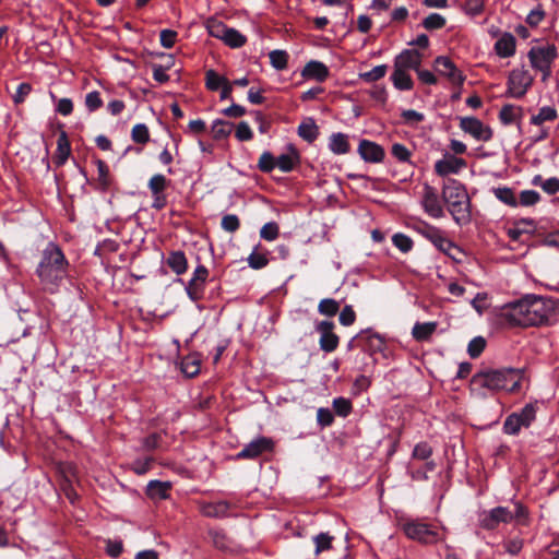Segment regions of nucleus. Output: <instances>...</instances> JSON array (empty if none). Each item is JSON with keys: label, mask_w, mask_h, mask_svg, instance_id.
Returning a JSON list of instances; mask_svg holds the SVG:
<instances>
[{"label": "nucleus", "mask_w": 559, "mask_h": 559, "mask_svg": "<svg viewBox=\"0 0 559 559\" xmlns=\"http://www.w3.org/2000/svg\"><path fill=\"white\" fill-rule=\"evenodd\" d=\"M317 420L322 428L329 427L334 421V415L329 408L320 407L317 412Z\"/></svg>", "instance_id": "69168bd1"}, {"label": "nucleus", "mask_w": 559, "mask_h": 559, "mask_svg": "<svg viewBox=\"0 0 559 559\" xmlns=\"http://www.w3.org/2000/svg\"><path fill=\"white\" fill-rule=\"evenodd\" d=\"M166 264L176 275H182L188 270V260L181 250L170 251L166 259Z\"/></svg>", "instance_id": "5701e85b"}, {"label": "nucleus", "mask_w": 559, "mask_h": 559, "mask_svg": "<svg viewBox=\"0 0 559 559\" xmlns=\"http://www.w3.org/2000/svg\"><path fill=\"white\" fill-rule=\"evenodd\" d=\"M388 67L385 64H380L371 69L370 71L360 73V79L366 82H376L382 79L386 73Z\"/></svg>", "instance_id": "864d4df0"}, {"label": "nucleus", "mask_w": 559, "mask_h": 559, "mask_svg": "<svg viewBox=\"0 0 559 559\" xmlns=\"http://www.w3.org/2000/svg\"><path fill=\"white\" fill-rule=\"evenodd\" d=\"M95 164L97 166V178L95 181V189H97L100 192H106L111 188L114 179L110 176L109 168L104 160L97 158L95 160Z\"/></svg>", "instance_id": "aec40b11"}, {"label": "nucleus", "mask_w": 559, "mask_h": 559, "mask_svg": "<svg viewBox=\"0 0 559 559\" xmlns=\"http://www.w3.org/2000/svg\"><path fill=\"white\" fill-rule=\"evenodd\" d=\"M357 152L366 163H381L385 156L384 148L377 142H359Z\"/></svg>", "instance_id": "f3484780"}, {"label": "nucleus", "mask_w": 559, "mask_h": 559, "mask_svg": "<svg viewBox=\"0 0 559 559\" xmlns=\"http://www.w3.org/2000/svg\"><path fill=\"white\" fill-rule=\"evenodd\" d=\"M442 200L459 226H465L472 222L471 199L461 182L449 180L442 188Z\"/></svg>", "instance_id": "20e7f679"}, {"label": "nucleus", "mask_w": 559, "mask_h": 559, "mask_svg": "<svg viewBox=\"0 0 559 559\" xmlns=\"http://www.w3.org/2000/svg\"><path fill=\"white\" fill-rule=\"evenodd\" d=\"M122 551H123L122 540H118V539L106 540V554L109 557L117 559L120 557Z\"/></svg>", "instance_id": "bf43d9fd"}, {"label": "nucleus", "mask_w": 559, "mask_h": 559, "mask_svg": "<svg viewBox=\"0 0 559 559\" xmlns=\"http://www.w3.org/2000/svg\"><path fill=\"white\" fill-rule=\"evenodd\" d=\"M557 118V110L551 106L542 107L537 115L532 117V123L543 124L546 121H554Z\"/></svg>", "instance_id": "79ce46f5"}, {"label": "nucleus", "mask_w": 559, "mask_h": 559, "mask_svg": "<svg viewBox=\"0 0 559 559\" xmlns=\"http://www.w3.org/2000/svg\"><path fill=\"white\" fill-rule=\"evenodd\" d=\"M162 441V435L159 432H153L142 440V447L145 451H153L159 448Z\"/></svg>", "instance_id": "e2e57ef3"}, {"label": "nucleus", "mask_w": 559, "mask_h": 559, "mask_svg": "<svg viewBox=\"0 0 559 559\" xmlns=\"http://www.w3.org/2000/svg\"><path fill=\"white\" fill-rule=\"evenodd\" d=\"M465 167V159L456 157L454 154L445 153L442 159L436 162L435 171L437 175L445 177L451 174H459Z\"/></svg>", "instance_id": "2eb2a0df"}, {"label": "nucleus", "mask_w": 559, "mask_h": 559, "mask_svg": "<svg viewBox=\"0 0 559 559\" xmlns=\"http://www.w3.org/2000/svg\"><path fill=\"white\" fill-rule=\"evenodd\" d=\"M235 126L234 123L225 120H216L212 126L213 140H223L228 138Z\"/></svg>", "instance_id": "72a5a7b5"}, {"label": "nucleus", "mask_w": 559, "mask_h": 559, "mask_svg": "<svg viewBox=\"0 0 559 559\" xmlns=\"http://www.w3.org/2000/svg\"><path fill=\"white\" fill-rule=\"evenodd\" d=\"M531 66L535 69L549 67L557 59V48L555 45H547L545 47H532L527 53Z\"/></svg>", "instance_id": "f8f14e48"}, {"label": "nucleus", "mask_w": 559, "mask_h": 559, "mask_svg": "<svg viewBox=\"0 0 559 559\" xmlns=\"http://www.w3.org/2000/svg\"><path fill=\"white\" fill-rule=\"evenodd\" d=\"M280 235V226L275 222H269L260 229V237L266 241L275 240Z\"/></svg>", "instance_id": "09e8293b"}, {"label": "nucleus", "mask_w": 559, "mask_h": 559, "mask_svg": "<svg viewBox=\"0 0 559 559\" xmlns=\"http://www.w3.org/2000/svg\"><path fill=\"white\" fill-rule=\"evenodd\" d=\"M57 471L61 477L60 483H74L79 479L78 467L72 462H60L57 465Z\"/></svg>", "instance_id": "c85d7f7f"}, {"label": "nucleus", "mask_w": 559, "mask_h": 559, "mask_svg": "<svg viewBox=\"0 0 559 559\" xmlns=\"http://www.w3.org/2000/svg\"><path fill=\"white\" fill-rule=\"evenodd\" d=\"M515 522L519 525L528 524V510L521 502H514L513 508L496 507L485 510L478 515L479 526L486 531L496 530L501 523L508 524Z\"/></svg>", "instance_id": "39448f33"}, {"label": "nucleus", "mask_w": 559, "mask_h": 559, "mask_svg": "<svg viewBox=\"0 0 559 559\" xmlns=\"http://www.w3.org/2000/svg\"><path fill=\"white\" fill-rule=\"evenodd\" d=\"M491 192L503 204L511 207L518 206V198L515 197L513 189L509 187H493Z\"/></svg>", "instance_id": "7c9ffc66"}, {"label": "nucleus", "mask_w": 559, "mask_h": 559, "mask_svg": "<svg viewBox=\"0 0 559 559\" xmlns=\"http://www.w3.org/2000/svg\"><path fill=\"white\" fill-rule=\"evenodd\" d=\"M168 182L169 181L164 175L157 174L150 179L148 188L152 194H160L164 193V190L166 189Z\"/></svg>", "instance_id": "49530a36"}, {"label": "nucleus", "mask_w": 559, "mask_h": 559, "mask_svg": "<svg viewBox=\"0 0 559 559\" xmlns=\"http://www.w3.org/2000/svg\"><path fill=\"white\" fill-rule=\"evenodd\" d=\"M85 106L90 111H96L103 106L100 94L97 91L90 92L85 96Z\"/></svg>", "instance_id": "052dcab7"}, {"label": "nucleus", "mask_w": 559, "mask_h": 559, "mask_svg": "<svg viewBox=\"0 0 559 559\" xmlns=\"http://www.w3.org/2000/svg\"><path fill=\"white\" fill-rule=\"evenodd\" d=\"M272 67L278 71L285 70L288 63V53L285 50L275 49L269 53Z\"/></svg>", "instance_id": "ea45409f"}, {"label": "nucleus", "mask_w": 559, "mask_h": 559, "mask_svg": "<svg viewBox=\"0 0 559 559\" xmlns=\"http://www.w3.org/2000/svg\"><path fill=\"white\" fill-rule=\"evenodd\" d=\"M424 55L417 49H404L394 59V68L403 70H414L415 72L420 68Z\"/></svg>", "instance_id": "dca6fc26"}, {"label": "nucleus", "mask_w": 559, "mask_h": 559, "mask_svg": "<svg viewBox=\"0 0 559 559\" xmlns=\"http://www.w3.org/2000/svg\"><path fill=\"white\" fill-rule=\"evenodd\" d=\"M392 242L403 253L409 252L414 246L412 238L402 233L394 234Z\"/></svg>", "instance_id": "a18cd8bd"}, {"label": "nucleus", "mask_w": 559, "mask_h": 559, "mask_svg": "<svg viewBox=\"0 0 559 559\" xmlns=\"http://www.w3.org/2000/svg\"><path fill=\"white\" fill-rule=\"evenodd\" d=\"M227 28L228 26L221 21L212 20L207 22V31L212 37L224 40Z\"/></svg>", "instance_id": "4d7b16f0"}, {"label": "nucleus", "mask_w": 559, "mask_h": 559, "mask_svg": "<svg viewBox=\"0 0 559 559\" xmlns=\"http://www.w3.org/2000/svg\"><path fill=\"white\" fill-rule=\"evenodd\" d=\"M391 153L399 162H408L411 157V151L399 142L393 144Z\"/></svg>", "instance_id": "774afa93"}, {"label": "nucleus", "mask_w": 559, "mask_h": 559, "mask_svg": "<svg viewBox=\"0 0 559 559\" xmlns=\"http://www.w3.org/2000/svg\"><path fill=\"white\" fill-rule=\"evenodd\" d=\"M333 536L328 533H320L313 537L316 544V554H320L332 548Z\"/></svg>", "instance_id": "3c124183"}, {"label": "nucleus", "mask_w": 559, "mask_h": 559, "mask_svg": "<svg viewBox=\"0 0 559 559\" xmlns=\"http://www.w3.org/2000/svg\"><path fill=\"white\" fill-rule=\"evenodd\" d=\"M228 80L219 75L215 70L210 69L205 72V86L209 91H218Z\"/></svg>", "instance_id": "c9c22d12"}, {"label": "nucleus", "mask_w": 559, "mask_h": 559, "mask_svg": "<svg viewBox=\"0 0 559 559\" xmlns=\"http://www.w3.org/2000/svg\"><path fill=\"white\" fill-rule=\"evenodd\" d=\"M522 424H520V420H519V417L518 415L515 414H510L504 423H503V431L507 433V435H512V436H515L520 432L521 428H522Z\"/></svg>", "instance_id": "603ef678"}, {"label": "nucleus", "mask_w": 559, "mask_h": 559, "mask_svg": "<svg viewBox=\"0 0 559 559\" xmlns=\"http://www.w3.org/2000/svg\"><path fill=\"white\" fill-rule=\"evenodd\" d=\"M535 230V222L532 218H521L507 231L512 241H520L524 234H532Z\"/></svg>", "instance_id": "412c9836"}, {"label": "nucleus", "mask_w": 559, "mask_h": 559, "mask_svg": "<svg viewBox=\"0 0 559 559\" xmlns=\"http://www.w3.org/2000/svg\"><path fill=\"white\" fill-rule=\"evenodd\" d=\"M555 314V302L550 298L526 295L501 307L500 318L511 326H538L548 324Z\"/></svg>", "instance_id": "f257e3e1"}, {"label": "nucleus", "mask_w": 559, "mask_h": 559, "mask_svg": "<svg viewBox=\"0 0 559 559\" xmlns=\"http://www.w3.org/2000/svg\"><path fill=\"white\" fill-rule=\"evenodd\" d=\"M404 534L420 544L432 545L442 540V535L436 525L421 520H411L403 524Z\"/></svg>", "instance_id": "6e6552de"}, {"label": "nucleus", "mask_w": 559, "mask_h": 559, "mask_svg": "<svg viewBox=\"0 0 559 559\" xmlns=\"http://www.w3.org/2000/svg\"><path fill=\"white\" fill-rule=\"evenodd\" d=\"M302 140H316L319 136V128L313 118H305L297 129Z\"/></svg>", "instance_id": "cd10ccee"}, {"label": "nucleus", "mask_w": 559, "mask_h": 559, "mask_svg": "<svg viewBox=\"0 0 559 559\" xmlns=\"http://www.w3.org/2000/svg\"><path fill=\"white\" fill-rule=\"evenodd\" d=\"M540 201V194L535 190H523L520 193L518 205L532 206Z\"/></svg>", "instance_id": "8fccbe9b"}, {"label": "nucleus", "mask_w": 559, "mask_h": 559, "mask_svg": "<svg viewBox=\"0 0 559 559\" xmlns=\"http://www.w3.org/2000/svg\"><path fill=\"white\" fill-rule=\"evenodd\" d=\"M445 24H447L445 17L439 13H430L421 22L423 27L430 32L441 29L445 26Z\"/></svg>", "instance_id": "58836bf2"}, {"label": "nucleus", "mask_w": 559, "mask_h": 559, "mask_svg": "<svg viewBox=\"0 0 559 559\" xmlns=\"http://www.w3.org/2000/svg\"><path fill=\"white\" fill-rule=\"evenodd\" d=\"M209 536L213 543V545L221 550L229 549L230 547V540L226 533L223 530H210Z\"/></svg>", "instance_id": "4c0bfd02"}, {"label": "nucleus", "mask_w": 559, "mask_h": 559, "mask_svg": "<svg viewBox=\"0 0 559 559\" xmlns=\"http://www.w3.org/2000/svg\"><path fill=\"white\" fill-rule=\"evenodd\" d=\"M486 347V341L481 336L474 337L467 346V353L471 358H477L484 352Z\"/></svg>", "instance_id": "5fc2aeb1"}, {"label": "nucleus", "mask_w": 559, "mask_h": 559, "mask_svg": "<svg viewBox=\"0 0 559 559\" xmlns=\"http://www.w3.org/2000/svg\"><path fill=\"white\" fill-rule=\"evenodd\" d=\"M516 40L510 33H504L495 44L496 53L501 58H509L515 53Z\"/></svg>", "instance_id": "4be33fe9"}, {"label": "nucleus", "mask_w": 559, "mask_h": 559, "mask_svg": "<svg viewBox=\"0 0 559 559\" xmlns=\"http://www.w3.org/2000/svg\"><path fill=\"white\" fill-rule=\"evenodd\" d=\"M461 129L469 134L471 136L475 138L476 140H488L490 134L483 138L484 132V126L480 120L473 117H466L461 119L460 123Z\"/></svg>", "instance_id": "b1692460"}, {"label": "nucleus", "mask_w": 559, "mask_h": 559, "mask_svg": "<svg viewBox=\"0 0 559 559\" xmlns=\"http://www.w3.org/2000/svg\"><path fill=\"white\" fill-rule=\"evenodd\" d=\"M300 163V154L295 145L289 144L286 152L274 156L271 152H264L258 163V168L264 174L272 173L275 168L284 173L292 171Z\"/></svg>", "instance_id": "423d86ee"}, {"label": "nucleus", "mask_w": 559, "mask_h": 559, "mask_svg": "<svg viewBox=\"0 0 559 559\" xmlns=\"http://www.w3.org/2000/svg\"><path fill=\"white\" fill-rule=\"evenodd\" d=\"M329 74V68L323 62L317 60L307 62L301 71L302 78L313 79L318 82H324Z\"/></svg>", "instance_id": "6ab92c4d"}, {"label": "nucleus", "mask_w": 559, "mask_h": 559, "mask_svg": "<svg viewBox=\"0 0 559 559\" xmlns=\"http://www.w3.org/2000/svg\"><path fill=\"white\" fill-rule=\"evenodd\" d=\"M523 371L515 368L490 369L484 368L471 379V390L479 395H486L485 391L497 392L507 390L515 392L521 388Z\"/></svg>", "instance_id": "f03ea898"}, {"label": "nucleus", "mask_w": 559, "mask_h": 559, "mask_svg": "<svg viewBox=\"0 0 559 559\" xmlns=\"http://www.w3.org/2000/svg\"><path fill=\"white\" fill-rule=\"evenodd\" d=\"M421 205L424 211L433 218H441L444 215L438 191L429 185L424 186Z\"/></svg>", "instance_id": "ddd939ff"}, {"label": "nucleus", "mask_w": 559, "mask_h": 559, "mask_svg": "<svg viewBox=\"0 0 559 559\" xmlns=\"http://www.w3.org/2000/svg\"><path fill=\"white\" fill-rule=\"evenodd\" d=\"M433 69L438 74L445 76L452 85L457 87H461L466 79L462 71L447 56H438L433 60Z\"/></svg>", "instance_id": "9d476101"}, {"label": "nucleus", "mask_w": 559, "mask_h": 559, "mask_svg": "<svg viewBox=\"0 0 559 559\" xmlns=\"http://www.w3.org/2000/svg\"><path fill=\"white\" fill-rule=\"evenodd\" d=\"M205 284L206 282H203L201 280H195L193 277L190 278L186 286V292L192 301H199L203 298Z\"/></svg>", "instance_id": "2f4dec72"}, {"label": "nucleus", "mask_w": 559, "mask_h": 559, "mask_svg": "<svg viewBox=\"0 0 559 559\" xmlns=\"http://www.w3.org/2000/svg\"><path fill=\"white\" fill-rule=\"evenodd\" d=\"M533 83V78L524 69H514L510 72L508 78V95L521 98Z\"/></svg>", "instance_id": "1a4fd4ad"}, {"label": "nucleus", "mask_w": 559, "mask_h": 559, "mask_svg": "<svg viewBox=\"0 0 559 559\" xmlns=\"http://www.w3.org/2000/svg\"><path fill=\"white\" fill-rule=\"evenodd\" d=\"M364 334L361 350L368 353L370 356L385 350L386 345L383 336L373 332L371 329L364 330Z\"/></svg>", "instance_id": "a211bd4d"}, {"label": "nucleus", "mask_w": 559, "mask_h": 559, "mask_svg": "<svg viewBox=\"0 0 559 559\" xmlns=\"http://www.w3.org/2000/svg\"><path fill=\"white\" fill-rule=\"evenodd\" d=\"M412 228L429 240L440 252L453 258L452 250L460 251V248L450 240L445 233L425 221H418L412 225Z\"/></svg>", "instance_id": "0eeeda50"}, {"label": "nucleus", "mask_w": 559, "mask_h": 559, "mask_svg": "<svg viewBox=\"0 0 559 559\" xmlns=\"http://www.w3.org/2000/svg\"><path fill=\"white\" fill-rule=\"evenodd\" d=\"M56 104V111L61 116H69L73 112V102L70 98H57L52 93L50 94Z\"/></svg>", "instance_id": "de8ad7c7"}, {"label": "nucleus", "mask_w": 559, "mask_h": 559, "mask_svg": "<svg viewBox=\"0 0 559 559\" xmlns=\"http://www.w3.org/2000/svg\"><path fill=\"white\" fill-rule=\"evenodd\" d=\"M170 489L169 483L160 480H151L146 487V495L152 499H165Z\"/></svg>", "instance_id": "c756f323"}, {"label": "nucleus", "mask_w": 559, "mask_h": 559, "mask_svg": "<svg viewBox=\"0 0 559 559\" xmlns=\"http://www.w3.org/2000/svg\"><path fill=\"white\" fill-rule=\"evenodd\" d=\"M340 310V302L333 298H324L319 302L318 311L322 316L333 317Z\"/></svg>", "instance_id": "c03bdc74"}, {"label": "nucleus", "mask_w": 559, "mask_h": 559, "mask_svg": "<svg viewBox=\"0 0 559 559\" xmlns=\"http://www.w3.org/2000/svg\"><path fill=\"white\" fill-rule=\"evenodd\" d=\"M437 322H417L413 326L412 335L417 342L428 341L437 330Z\"/></svg>", "instance_id": "bb28decb"}, {"label": "nucleus", "mask_w": 559, "mask_h": 559, "mask_svg": "<svg viewBox=\"0 0 559 559\" xmlns=\"http://www.w3.org/2000/svg\"><path fill=\"white\" fill-rule=\"evenodd\" d=\"M432 454V448L427 442H420L413 450V457L418 460H427Z\"/></svg>", "instance_id": "338daca9"}, {"label": "nucleus", "mask_w": 559, "mask_h": 559, "mask_svg": "<svg viewBox=\"0 0 559 559\" xmlns=\"http://www.w3.org/2000/svg\"><path fill=\"white\" fill-rule=\"evenodd\" d=\"M181 371L192 378L200 372V361L194 356H187L181 360Z\"/></svg>", "instance_id": "37998d69"}, {"label": "nucleus", "mask_w": 559, "mask_h": 559, "mask_svg": "<svg viewBox=\"0 0 559 559\" xmlns=\"http://www.w3.org/2000/svg\"><path fill=\"white\" fill-rule=\"evenodd\" d=\"M275 442L269 437H258L257 439L249 442L243 449L237 453V460H254L263 453L273 452Z\"/></svg>", "instance_id": "9b49d317"}, {"label": "nucleus", "mask_w": 559, "mask_h": 559, "mask_svg": "<svg viewBox=\"0 0 559 559\" xmlns=\"http://www.w3.org/2000/svg\"><path fill=\"white\" fill-rule=\"evenodd\" d=\"M69 262L61 248L49 242L43 250L36 275L43 288L51 294L56 293L68 273Z\"/></svg>", "instance_id": "7ed1b4c3"}, {"label": "nucleus", "mask_w": 559, "mask_h": 559, "mask_svg": "<svg viewBox=\"0 0 559 559\" xmlns=\"http://www.w3.org/2000/svg\"><path fill=\"white\" fill-rule=\"evenodd\" d=\"M230 509V503L222 500L209 502L202 506L201 512L207 518H226Z\"/></svg>", "instance_id": "393cba45"}, {"label": "nucleus", "mask_w": 559, "mask_h": 559, "mask_svg": "<svg viewBox=\"0 0 559 559\" xmlns=\"http://www.w3.org/2000/svg\"><path fill=\"white\" fill-rule=\"evenodd\" d=\"M222 228L228 233H235L240 227V221L235 214L224 215L221 222Z\"/></svg>", "instance_id": "13d9d810"}, {"label": "nucleus", "mask_w": 559, "mask_h": 559, "mask_svg": "<svg viewBox=\"0 0 559 559\" xmlns=\"http://www.w3.org/2000/svg\"><path fill=\"white\" fill-rule=\"evenodd\" d=\"M391 80L396 90L411 91L414 87V81L406 70L394 68Z\"/></svg>", "instance_id": "a878e982"}, {"label": "nucleus", "mask_w": 559, "mask_h": 559, "mask_svg": "<svg viewBox=\"0 0 559 559\" xmlns=\"http://www.w3.org/2000/svg\"><path fill=\"white\" fill-rule=\"evenodd\" d=\"M333 321H321L316 330L320 333V348L325 353L334 352L340 343V337L333 332Z\"/></svg>", "instance_id": "4468645a"}, {"label": "nucleus", "mask_w": 559, "mask_h": 559, "mask_svg": "<svg viewBox=\"0 0 559 559\" xmlns=\"http://www.w3.org/2000/svg\"><path fill=\"white\" fill-rule=\"evenodd\" d=\"M71 142H58L57 151L52 157V162L57 167L66 164L71 154Z\"/></svg>", "instance_id": "a19ab883"}, {"label": "nucleus", "mask_w": 559, "mask_h": 559, "mask_svg": "<svg viewBox=\"0 0 559 559\" xmlns=\"http://www.w3.org/2000/svg\"><path fill=\"white\" fill-rule=\"evenodd\" d=\"M260 248V245H258L254 250L249 254L247 261L251 269L253 270H261L265 267L270 260L267 258L269 251L265 250L263 252H259L258 249Z\"/></svg>", "instance_id": "473e14b6"}, {"label": "nucleus", "mask_w": 559, "mask_h": 559, "mask_svg": "<svg viewBox=\"0 0 559 559\" xmlns=\"http://www.w3.org/2000/svg\"><path fill=\"white\" fill-rule=\"evenodd\" d=\"M340 323L344 326L352 325L356 320V313L352 306L346 305L340 312Z\"/></svg>", "instance_id": "0e129e2a"}, {"label": "nucleus", "mask_w": 559, "mask_h": 559, "mask_svg": "<svg viewBox=\"0 0 559 559\" xmlns=\"http://www.w3.org/2000/svg\"><path fill=\"white\" fill-rule=\"evenodd\" d=\"M513 414L518 415L520 424H522L524 428H527L536 419V405L528 403L522 407L520 412H514Z\"/></svg>", "instance_id": "f704fd0d"}, {"label": "nucleus", "mask_w": 559, "mask_h": 559, "mask_svg": "<svg viewBox=\"0 0 559 559\" xmlns=\"http://www.w3.org/2000/svg\"><path fill=\"white\" fill-rule=\"evenodd\" d=\"M178 34L173 29H162L159 33V41L164 48L170 49L176 43Z\"/></svg>", "instance_id": "680f3d73"}, {"label": "nucleus", "mask_w": 559, "mask_h": 559, "mask_svg": "<svg viewBox=\"0 0 559 559\" xmlns=\"http://www.w3.org/2000/svg\"><path fill=\"white\" fill-rule=\"evenodd\" d=\"M247 41V38L245 35H242L239 31L233 27H228L227 31H225V37L224 43L228 45L231 48H240L242 47Z\"/></svg>", "instance_id": "e433bc0d"}, {"label": "nucleus", "mask_w": 559, "mask_h": 559, "mask_svg": "<svg viewBox=\"0 0 559 559\" xmlns=\"http://www.w3.org/2000/svg\"><path fill=\"white\" fill-rule=\"evenodd\" d=\"M333 408L338 416L346 417L350 414L353 406L349 400L337 397L333 401Z\"/></svg>", "instance_id": "6e6d98bb"}]
</instances>
